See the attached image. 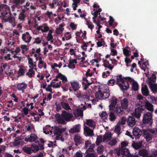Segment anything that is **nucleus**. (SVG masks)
I'll return each instance as SVG.
<instances>
[{"label": "nucleus", "instance_id": "15", "mask_svg": "<svg viewBox=\"0 0 157 157\" xmlns=\"http://www.w3.org/2000/svg\"><path fill=\"white\" fill-rule=\"evenodd\" d=\"M144 110V109L140 107L136 109L135 112L133 113V116L137 118H139L141 116V113H142V111Z\"/></svg>", "mask_w": 157, "mask_h": 157}, {"label": "nucleus", "instance_id": "1", "mask_svg": "<svg viewBox=\"0 0 157 157\" xmlns=\"http://www.w3.org/2000/svg\"><path fill=\"white\" fill-rule=\"evenodd\" d=\"M152 114L151 112H147L144 115L142 120L143 123L144 124L152 123Z\"/></svg>", "mask_w": 157, "mask_h": 157}, {"label": "nucleus", "instance_id": "30", "mask_svg": "<svg viewBox=\"0 0 157 157\" xmlns=\"http://www.w3.org/2000/svg\"><path fill=\"white\" fill-rule=\"evenodd\" d=\"M103 96L102 98H107L109 96V90L107 88H103Z\"/></svg>", "mask_w": 157, "mask_h": 157}, {"label": "nucleus", "instance_id": "36", "mask_svg": "<svg viewBox=\"0 0 157 157\" xmlns=\"http://www.w3.org/2000/svg\"><path fill=\"white\" fill-rule=\"evenodd\" d=\"M113 110L110 111V112L109 113V120L111 121H113L116 119V117L114 114V113L113 112Z\"/></svg>", "mask_w": 157, "mask_h": 157}, {"label": "nucleus", "instance_id": "52", "mask_svg": "<svg viewBox=\"0 0 157 157\" xmlns=\"http://www.w3.org/2000/svg\"><path fill=\"white\" fill-rule=\"evenodd\" d=\"M25 15L23 13L21 12L19 14L18 18L20 21H24L25 20Z\"/></svg>", "mask_w": 157, "mask_h": 157}, {"label": "nucleus", "instance_id": "41", "mask_svg": "<svg viewBox=\"0 0 157 157\" xmlns=\"http://www.w3.org/2000/svg\"><path fill=\"white\" fill-rule=\"evenodd\" d=\"M111 132H108L106 133L104 136L103 140L104 142L106 141L107 139H109L111 138Z\"/></svg>", "mask_w": 157, "mask_h": 157}, {"label": "nucleus", "instance_id": "42", "mask_svg": "<svg viewBox=\"0 0 157 157\" xmlns=\"http://www.w3.org/2000/svg\"><path fill=\"white\" fill-rule=\"evenodd\" d=\"M100 115L101 118L104 120V121H105V120L107 119L108 117V114L105 111H103L101 114Z\"/></svg>", "mask_w": 157, "mask_h": 157}, {"label": "nucleus", "instance_id": "14", "mask_svg": "<svg viewBox=\"0 0 157 157\" xmlns=\"http://www.w3.org/2000/svg\"><path fill=\"white\" fill-rule=\"evenodd\" d=\"M127 122L128 125L131 127L133 126L136 123L135 118L133 116H131L128 117Z\"/></svg>", "mask_w": 157, "mask_h": 157}, {"label": "nucleus", "instance_id": "34", "mask_svg": "<svg viewBox=\"0 0 157 157\" xmlns=\"http://www.w3.org/2000/svg\"><path fill=\"white\" fill-rule=\"evenodd\" d=\"M142 142L141 141L139 142H134L132 144V146L136 150L140 148L142 146Z\"/></svg>", "mask_w": 157, "mask_h": 157}, {"label": "nucleus", "instance_id": "28", "mask_svg": "<svg viewBox=\"0 0 157 157\" xmlns=\"http://www.w3.org/2000/svg\"><path fill=\"white\" fill-rule=\"evenodd\" d=\"M36 143L38 144H33L31 145V149L32 152H36L38 151L39 150V142L38 141H37L36 142Z\"/></svg>", "mask_w": 157, "mask_h": 157}, {"label": "nucleus", "instance_id": "39", "mask_svg": "<svg viewBox=\"0 0 157 157\" xmlns=\"http://www.w3.org/2000/svg\"><path fill=\"white\" fill-rule=\"evenodd\" d=\"M24 151L27 154H30L32 153L31 147H25L22 148Z\"/></svg>", "mask_w": 157, "mask_h": 157}, {"label": "nucleus", "instance_id": "18", "mask_svg": "<svg viewBox=\"0 0 157 157\" xmlns=\"http://www.w3.org/2000/svg\"><path fill=\"white\" fill-rule=\"evenodd\" d=\"M27 87V85L25 83H18L17 85V88L19 90H21L22 93L24 92V90Z\"/></svg>", "mask_w": 157, "mask_h": 157}, {"label": "nucleus", "instance_id": "26", "mask_svg": "<svg viewBox=\"0 0 157 157\" xmlns=\"http://www.w3.org/2000/svg\"><path fill=\"white\" fill-rule=\"evenodd\" d=\"M124 109H123L121 105H117L116 109V113L118 115L120 116L124 114Z\"/></svg>", "mask_w": 157, "mask_h": 157}, {"label": "nucleus", "instance_id": "58", "mask_svg": "<svg viewBox=\"0 0 157 157\" xmlns=\"http://www.w3.org/2000/svg\"><path fill=\"white\" fill-rule=\"evenodd\" d=\"M102 140V136H98L97 138L96 143L97 145H99V143H101Z\"/></svg>", "mask_w": 157, "mask_h": 157}, {"label": "nucleus", "instance_id": "23", "mask_svg": "<svg viewBox=\"0 0 157 157\" xmlns=\"http://www.w3.org/2000/svg\"><path fill=\"white\" fill-rule=\"evenodd\" d=\"M141 91L142 94L145 96H147L149 94V92L147 86L146 85L142 86L141 88Z\"/></svg>", "mask_w": 157, "mask_h": 157}, {"label": "nucleus", "instance_id": "37", "mask_svg": "<svg viewBox=\"0 0 157 157\" xmlns=\"http://www.w3.org/2000/svg\"><path fill=\"white\" fill-rule=\"evenodd\" d=\"M121 153L122 155H127L130 153L129 150L127 148H122Z\"/></svg>", "mask_w": 157, "mask_h": 157}, {"label": "nucleus", "instance_id": "7", "mask_svg": "<svg viewBox=\"0 0 157 157\" xmlns=\"http://www.w3.org/2000/svg\"><path fill=\"white\" fill-rule=\"evenodd\" d=\"M117 102V99L115 97L113 96L110 100V104L109 106L110 111L113 110Z\"/></svg>", "mask_w": 157, "mask_h": 157}, {"label": "nucleus", "instance_id": "2", "mask_svg": "<svg viewBox=\"0 0 157 157\" xmlns=\"http://www.w3.org/2000/svg\"><path fill=\"white\" fill-rule=\"evenodd\" d=\"M125 80L124 81V87L122 86L121 84H120V88L123 92L124 90H127L129 87V84L128 82H132V81H135L134 80L132 79L130 77H126L125 78Z\"/></svg>", "mask_w": 157, "mask_h": 157}, {"label": "nucleus", "instance_id": "49", "mask_svg": "<svg viewBox=\"0 0 157 157\" xmlns=\"http://www.w3.org/2000/svg\"><path fill=\"white\" fill-rule=\"evenodd\" d=\"M44 67V69L46 68V63L42 60V58L40 57V69Z\"/></svg>", "mask_w": 157, "mask_h": 157}, {"label": "nucleus", "instance_id": "59", "mask_svg": "<svg viewBox=\"0 0 157 157\" xmlns=\"http://www.w3.org/2000/svg\"><path fill=\"white\" fill-rule=\"evenodd\" d=\"M10 15V16H9L7 18L5 19H4V22H8L9 21L10 22H11L13 21V19L12 17L11 16V14L10 13V14H9Z\"/></svg>", "mask_w": 157, "mask_h": 157}, {"label": "nucleus", "instance_id": "31", "mask_svg": "<svg viewBox=\"0 0 157 157\" xmlns=\"http://www.w3.org/2000/svg\"><path fill=\"white\" fill-rule=\"evenodd\" d=\"M40 30H41L42 33L47 32L49 30V28L46 24H44L40 26Z\"/></svg>", "mask_w": 157, "mask_h": 157}, {"label": "nucleus", "instance_id": "44", "mask_svg": "<svg viewBox=\"0 0 157 157\" xmlns=\"http://www.w3.org/2000/svg\"><path fill=\"white\" fill-rule=\"evenodd\" d=\"M103 65L106 68H107L110 70H112L113 67V66H112L111 64L109 63V62L107 61L106 63H104Z\"/></svg>", "mask_w": 157, "mask_h": 157}, {"label": "nucleus", "instance_id": "22", "mask_svg": "<svg viewBox=\"0 0 157 157\" xmlns=\"http://www.w3.org/2000/svg\"><path fill=\"white\" fill-rule=\"evenodd\" d=\"M153 107V106L152 104L150 103L148 101L146 100L145 105V107H146V109L152 113L154 110Z\"/></svg>", "mask_w": 157, "mask_h": 157}, {"label": "nucleus", "instance_id": "61", "mask_svg": "<svg viewBox=\"0 0 157 157\" xmlns=\"http://www.w3.org/2000/svg\"><path fill=\"white\" fill-rule=\"evenodd\" d=\"M47 38L48 41L51 40V42H53V40H52L53 39V36L52 34L48 33Z\"/></svg>", "mask_w": 157, "mask_h": 157}, {"label": "nucleus", "instance_id": "8", "mask_svg": "<svg viewBox=\"0 0 157 157\" xmlns=\"http://www.w3.org/2000/svg\"><path fill=\"white\" fill-rule=\"evenodd\" d=\"M37 136L34 134H31L30 135L26 137L25 139L26 142H32L35 141L37 139Z\"/></svg>", "mask_w": 157, "mask_h": 157}, {"label": "nucleus", "instance_id": "57", "mask_svg": "<svg viewBox=\"0 0 157 157\" xmlns=\"http://www.w3.org/2000/svg\"><path fill=\"white\" fill-rule=\"evenodd\" d=\"M64 36L66 37V39L67 40H69L71 38V36L69 32L66 33L64 34Z\"/></svg>", "mask_w": 157, "mask_h": 157}, {"label": "nucleus", "instance_id": "5", "mask_svg": "<svg viewBox=\"0 0 157 157\" xmlns=\"http://www.w3.org/2000/svg\"><path fill=\"white\" fill-rule=\"evenodd\" d=\"M62 116L66 121H70L71 119L73 117V115L69 113H67L65 110L62 111L61 114Z\"/></svg>", "mask_w": 157, "mask_h": 157}, {"label": "nucleus", "instance_id": "54", "mask_svg": "<svg viewBox=\"0 0 157 157\" xmlns=\"http://www.w3.org/2000/svg\"><path fill=\"white\" fill-rule=\"evenodd\" d=\"M25 71H26V69H24L23 68H20L18 70V74L20 76L23 75L25 73Z\"/></svg>", "mask_w": 157, "mask_h": 157}, {"label": "nucleus", "instance_id": "46", "mask_svg": "<svg viewBox=\"0 0 157 157\" xmlns=\"http://www.w3.org/2000/svg\"><path fill=\"white\" fill-rule=\"evenodd\" d=\"M149 99H150V100L152 103L155 104L157 101V98H155L154 96H153L150 95L148 97Z\"/></svg>", "mask_w": 157, "mask_h": 157}, {"label": "nucleus", "instance_id": "64", "mask_svg": "<svg viewBox=\"0 0 157 157\" xmlns=\"http://www.w3.org/2000/svg\"><path fill=\"white\" fill-rule=\"evenodd\" d=\"M117 141L115 139L112 140L109 142V144L111 146L114 145L117 143Z\"/></svg>", "mask_w": 157, "mask_h": 157}, {"label": "nucleus", "instance_id": "4", "mask_svg": "<svg viewBox=\"0 0 157 157\" xmlns=\"http://www.w3.org/2000/svg\"><path fill=\"white\" fill-rule=\"evenodd\" d=\"M66 129L65 128L55 126L53 128V132L55 135H56L59 137L61 135L63 132L65 131Z\"/></svg>", "mask_w": 157, "mask_h": 157}, {"label": "nucleus", "instance_id": "9", "mask_svg": "<svg viewBox=\"0 0 157 157\" xmlns=\"http://www.w3.org/2000/svg\"><path fill=\"white\" fill-rule=\"evenodd\" d=\"M80 125L77 124L74 126L73 128H71L69 130V132L71 134H73L76 132H80Z\"/></svg>", "mask_w": 157, "mask_h": 157}, {"label": "nucleus", "instance_id": "45", "mask_svg": "<svg viewBox=\"0 0 157 157\" xmlns=\"http://www.w3.org/2000/svg\"><path fill=\"white\" fill-rule=\"evenodd\" d=\"M138 85L137 83L135 81H134L132 85V89L134 91L137 90L138 89Z\"/></svg>", "mask_w": 157, "mask_h": 157}, {"label": "nucleus", "instance_id": "27", "mask_svg": "<svg viewBox=\"0 0 157 157\" xmlns=\"http://www.w3.org/2000/svg\"><path fill=\"white\" fill-rule=\"evenodd\" d=\"M69 64L67 66L70 69H74L75 68V65L74 63H77L76 59H70L69 60Z\"/></svg>", "mask_w": 157, "mask_h": 157}, {"label": "nucleus", "instance_id": "33", "mask_svg": "<svg viewBox=\"0 0 157 157\" xmlns=\"http://www.w3.org/2000/svg\"><path fill=\"white\" fill-rule=\"evenodd\" d=\"M138 154L143 157H148V152L145 149L140 150Z\"/></svg>", "mask_w": 157, "mask_h": 157}, {"label": "nucleus", "instance_id": "17", "mask_svg": "<svg viewBox=\"0 0 157 157\" xmlns=\"http://www.w3.org/2000/svg\"><path fill=\"white\" fill-rule=\"evenodd\" d=\"M121 107L124 110L127 109L128 105V101L127 98H124L121 100Z\"/></svg>", "mask_w": 157, "mask_h": 157}, {"label": "nucleus", "instance_id": "24", "mask_svg": "<svg viewBox=\"0 0 157 157\" xmlns=\"http://www.w3.org/2000/svg\"><path fill=\"white\" fill-rule=\"evenodd\" d=\"M54 127H51L50 125H47L45 128H43L44 132L46 134H48L49 133L52 134L53 131Z\"/></svg>", "mask_w": 157, "mask_h": 157}, {"label": "nucleus", "instance_id": "12", "mask_svg": "<svg viewBox=\"0 0 157 157\" xmlns=\"http://www.w3.org/2000/svg\"><path fill=\"white\" fill-rule=\"evenodd\" d=\"M103 91V88H101V86H99L98 88V90L95 93V96L98 99H101L102 98Z\"/></svg>", "mask_w": 157, "mask_h": 157}, {"label": "nucleus", "instance_id": "11", "mask_svg": "<svg viewBox=\"0 0 157 157\" xmlns=\"http://www.w3.org/2000/svg\"><path fill=\"white\" fill-rule=\"evenodd\" d=\"M3 12L1 13V14L3 17L5 16L9 13L10 14L11 12L9 7L6 4H3Z\"/></svg>", "mask_w": 157, "mask_h": 157}, {"label": "nucleus", "instance_id": "21", "mask_svg": "<svg viewBox=\"0 0 157 157\" xmlns=\"http://www.w3.org/2000/svg\"><path fill=\"white\" fill-rule=\"evenodd\" d=\"M73 112L75 116L76 117L79 116L82 117L83 116V111L80 109H77L74 110Z\"/></svg>", "mask_w": 157, "mask_h": 157}, {"label": "nucleus", "instance_id": "55", "mask_svg": "<svg viewBox=\"0 0 157 157\" xmlns=\"http://www.w3.org/2000/svg\"><path fill=\"white\" fill-rule=\"evenodd\" d=\"M121 127L120 126H117L115 128L114 132L115 133L119 135L121 133Z\"/></svg>", "mask_w": 157, "mask_h": 157}, {"label": "nucleus", "instance_id": "43", "mask_svg": "<svg viewBox=\"0 0 157 157\" xmlns=\"http://www.w3.org/2000/svg\"><path fill=\"white\" fill-rule=\"evenodd\" d=\"M156 78V75L154 74H153L152 77L148 78L149 80L150 81L149 85H150V83H153L155 82Z\"/></svg>", "mask_w": 157, "mask_h": 157}, {"label": "nucleus", "instance_id": "48", "mask_svg": "<svg viewBox=\"0 0 157 157\" xmlns=\"http://www.w3.org/2000/svg\"><path fill=\"white\" fill-rule=\"evenodd\" d=\"M127 48H129L127 47L125 48H124L123 49V52L125 56H130V55L129 54V50H128Z\"/></svg>", "mask_w": 157, "mask_h": 157}, {"label": "nucleus", "instance_id": "3", "mask_svg": "<svg viewBox=\"0 0 157 157\" xmlns=\"http://www.w3.org/2000/svg\"><path fill=\"white\" fill-rule=\"evenodd\" d=\"M133 135L136 140H138L142 134V132L139 128L135 127L133 130Z\"/></svg>", "mask_w": 157, "mask_h": 157}, {"label": "nucleus", "instance_id": "40", "mask_svg": "<svg viewBox=\"0 0 157 157\" xmlns=\"http://www.w3.org/2000/svg\"><path fill=\"white\" fill-rule=\"evenodd\" d=\"M28 60V63L29 65V67L30 68H33L35 66L33 63V60L31 57L28 56L27 58Z\"/></svg>", "mask_w": 157, "mask_h": 157}, {"label": "nucleus", "instance_id": "6", "mask_svg": "<svg viewBox=\"0 0 157 157\" xmlns=\"http://www.w3.org/2000/svg\"><path fill=\"white\" fill-rule=\"evenodd\" d=\"M125 80V77L123 78L121 75H117L116 78V84H117L120 87V84H121L124 87V81Z\"/></svg>", "mask_w": 157, "mask_h": 157}, {"label": "nucleus", "instance_id": "60", "mask_svg": "<svg viewBox=\"0 0 157 157\" xmlns=\"http://www.w3.org/2000/svg\"><path fill=\"white\" fill-rule=\"evenodd\" d=\"M109 26H111L113 25V23L114 22V20L111 16H109Z\"/></svg>", "mask_w": 157, "mask_h": 157}, {"label": "nucleus", "instance_id": "47", "mask_svg": "<svg viewBox=\"0 0 157 157\" xmlns=\"http://www.w3.org/2000/svg\"><path fill=\"white\" fill-rule=\"evenodd\" d=\"M104 149V147L103 146H102V145L99 146L98 147V149H97V152L99 154H102L103 153Z\"/></svg>", "mask_w": 157, "mask_h": 157}, {"label": "nucleus", "instance_id": "16", "mask_svg": "<svg viewBox=\"0 0 157 157\" xmlns=\"http://www.w3.org/2000/svg\"><path fill=\"white\" fill-rule=\"evenodd\" d=\"M143 134L147 142L150 141L152 139V137L151 134L145 129L143 130Z\"/></svg>", "mask_w": 157, "mask_h": 157}, {"label": "nucleus", "instance_id": "29", "mask_svg": "<svg viewBox=\"0 0 157 157\" xmlns=\"http://www.w3.org/2000/svg\"><path fill=\"white\" fill-rule=\"evenodd\" d=\"M84 131L89 136H92L94 135L93 130L86 126L84 127Z\"/></svg>", "mask_w": 157, "mask_h": 157}, {"label": "nucleus", "instance_id": "62", "mask_svg": "<svg viewBox=\"0 0 157 157\" xmlns=\"http://www.w3.org/2000/svg\"><path fill=\"white\" fill-rule=\"evenodd\" d=\"M82 43L83 44L81 45V47L84 51H86L87 50L86 48L87 47V43H86L85 41L83 42Z\"/></svg>", "mask_w": 157, "mask_h": 157}, {"label": "nucleus", "instance_id": "50", "mask_svg": "<svg viewBox=\"0 0 157 157\" xmlns=\"http://www.w3.org/2000/svg\"><path fill=\"white\" fill-rule=\"evenodd\" d=\"M86 124L90 127H94V121L90 119L86 120Z\"/></svg>", "mask_w": 157, "mask_h": 157}, {"label": "nucleus", "instance_id": "25", "mask_svg": "<svg viewBox=\"0 0 157 157\" xmlns=\"http://www.w3.org/2000/svg\"><path fill=\"white\" fill-rule=\"evenodd\" d=\"M70 83L73 90L75 91L77 90L80 88L79 83L77 81L70 82Z\"/></svg>", "mask_w": 157, "mask_h": 157}, {"label": "nucleus", "instance_id": "13", "mask_svg": "<svg viewBox=\"0 0 157 157\" xmlns=\"http://www.w3.org/2000/svg\"><path fill=\"white\" fill-rule=\"evenodd\" d=\"M55 117H56L57 121L59 124H65L66 120L64 118L60 115L59 113L55 115Z\"/></svg>", "mask_w": 157, "mask_h": 157}, {"label": "nucleus", "instance_id": "53", "mask_svg": "<svg viewBox=\"0 0 157 157\" xmlns=\"http://www.w3.org/2000/svg\"><path fill=\"white\" fill-rule=\"evenodd\" d=\"M151 156L153 157H157V150L155 149H152Z\"/></svg>", "mask_w": 157, "mask_h": 157}, {"label": "nucleus", "instance_id": "10", "mask_svg": "<svg viewBox=\"0 0 157 157\" xmlns=\"http://www.w3.org/2000/svg\"><path fill=\"white\" fill-rule=\"evenodd\" d=\"M22 39L26 43H29L32 39V37L30 36L28 32L22 34Z\"/></svg>", "mask_w": 157, "mask_h": 157}, {"label": "nucleus", "instance_id": "38", "mask_svg": "<svg viewBox=\"0 0 157 157\" xmlns=\"http://www.w3.org/2000/svg\"><path fill=\"white\" fill-rule=\"evenodd\" d=\"M105 44V43L103 38H101L100 40H98V41L97 43L98 47H101L102 46H104Z\"/></svg>", "mask_w": 157, "mask_h": 157}, {"label": "nucleus", "instance_id": "20", "mask_svg": "<svg viewBox=\"0 0 157 157\" xmlns=\"http://www.w3.org/2000/svg\"><path fill=\"white\" fill-rule=\"evenodd\" d=\"M21 138L20 137H16L14 140L13 143V145L14 146H17L19 145H22L23 144V142L21 141Z\"/></svg>", "mask_w": 157, "mask_h": 157}, {"label": "nucleus", "instance_id": "19", "mask_svg": "<svg viewBox=\"0 0 157 157\" xmlns=\"http://www.w3.org/2000/svg\"><path fill=\"white\" fill-rule=\"evenodd\" d=\"M75 145L77 146L82 143V140L81 137L78 134L75 135L74 138Z\"/></svg>", "mask_w": 157, "mask_h": 157}, {"label": "nucleus", "instance_id": "51", "mask_svg": "<svg viewBox=\"0 0 157 157\" xmlns=\"http://www.w3.org/2000/svg\"><path fill=\"white\" fill-rule=\"evenodd\" d=\"M91 82H82V84L83 86H84V89L85 90H86L88 88H89V86L91 84Z\"/></svg>", "mask_w": 157, "mask_h": 157}, {"label": "nucleus", "instance_id": "32", "mask_svg": "<svg viewBox=\"0 0 157 157\" xmlns=\"http://www.w3.org/2000/svg\"><path fill=\"white\" fill-rule=\"evenodd\" d=\"M149 85V88L154 93L157 92V84L150 83Z\"/></svg>", "mask_w": 157, "mask_h": 157}, {"label": "nucleus", "instance_id": "56", "mask_svg": "<svg viewBox=\"0 0 157 157\" xmlns=\"http://www.w3.org/2000/svg\"><path fill=\"white\" fill-rule=\"evenodd\" d=\"M86 24L89 28L92 29L94 28V25L91 24V22L89 21H86Z\"/></svg>", "mask_w": 157, "mask_h": 157}, {"label": "nucleus", "instance_id": "35", "mask_svg": "<svg viewBox=\"0 0 157 157\" xmlns=\"http://www.w3.org/2000/svg\"><path fill=\"white\" fill-rule=\"evenodd\" d=\"M60 104L62 107L65 110H68L71 109L70 106L67 103L62 101L60 103Z\"/></svg>", "mask_w": 157, "mask_h": 157}, {"label": "nucleus", "instance_id": "63", "mask_svg": "<svg viewBox=\"0 0 157 157\" xmlns=\"http://www.w3.org/2000/svg\"><path fill=\"white\" fill-rule=\"evenodd\" d=\"M13 3L15 7H17L20 4H21V2L20 0H14Z\"/></svg>", "mask_w": 157, "mask_h": 157}]
</instances>
